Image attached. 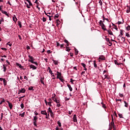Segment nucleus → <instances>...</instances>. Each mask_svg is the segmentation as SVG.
Returning a JSON list of instances; mask_svg holds the SVG:
<instances>
[{
  "label": "nucleus",
  "mask_w": 130,
  "mask_h": 130,
  "mask_svg": "<svg viewBox=\"0 0 130 130\" xmlns=\"http://www.w3.org/2000/svg\"><path fill=\"white\" fill-rule=\"evenodd\" d=\"M48 113H50V112H52V110L51 109V108L49 107L48 111H47Z\"/></svg>",
  "instance_id": "nucleus-23"
},
{
  "label": "nucleus",
  "mask_w": 130,
  "mask_h": 130,
  "mask_svg": "<svg viewBox=\"0 0 130 130\" xmlns=\"http://www.w3.org/2000/svg\"><path fill=\"white\" fill-rule=\"evenodd\" d=\"M64 42L66 43H67V46H69V41H68V40H64Z\"/></svg>",
  "instance_id": "nucleus-43"
},
{
  "label": "nucleus",
  "mask_w": 130,
  "mask_h": 130,
  "mask_svg": "<svg viewBox=\"0 0 130 130\" xmlns=\"http://www.w3.org/2000/svg\"><path fill=\"white\" fill-rule=\"evenodd\" d=\"M28 3L29 4V5L26 2H25V5H26V7H27V9H30V8H31V7H32V6H33V4H32L30 1H28Z\"/></svg>",
  "instance_id": "nucleus-4"
},
{
  "label": "nucleus",
  "mask_w": 130,
  "mask_h": 130,
  "mask_svg": "<svg viewBox=\"0 0 130 130\" xmlns=\"http://www.w3.org/2000/svg\"><path fill=\"white\" fill-rule=\"evenodd\" d=\"M43 21L46 22V18L45 17H43Z\"/></svg>",
  "instance_id": "nucleus-57"
},
{
  "label": "nucleus",
  "mask_w": 130,
  "mask_h": 130,
  "mask_svg": "<svg viewBox=\"0 0 130 130\" xmlns=\"http://www.w3.org/2000/svg\"><path fill=\"white\" fill-rule=\"evenodd\" d=\"M7 102L8 104L10 109H12L13 108V104L11 103L9 101H7Z\"/></svg>",
  "instance_id": "nucleus-9"
},
{
  "label": "nucleus",
  "mask_w": 130,
  "mask_h": 130,
  "mask_svg": "<svg viewBox=\"0 0 130 130\" xmlns=\"http://www.w3.org/2000/svg\"><path fill=\"white\" fill-rule=\"evenodd\" d=\"M50 113L51 117H52V118H53V117H54V114L53 113V112H51Z\"/></svg>",
  "instance_id": "nucleus-26"
},
{
  "label": "nucleus",
  "mask_w": 130,
  "mask_h": 130,
  "mask_svg": "<svg viewBox=\"0 0 130 130\" xmlns=\"http://www.w3.org/2000/svg\"><path fill=\"white\" fill-rule=\"evenodd\" d=\"M26 49H27V50H29V49H30V47H29V46H26Z\"/></svg>",
  "instance_id": "nucleus-64"
},
{
  "label": "nucleus",
  "mask_w": 130,
  "mask_h": 130,
  "mask_svg": "<svg viewBox=\"0 0 130 130\" xmlns=\"http://www.w3.org/2000/svg\"><path fill=\"white\" fill-rule=\"evenodd\" d=\"M119 95L120 96V97H123V94L122 93H119Z\"/></svg>",
  "instance_id": "nucleus-62"
},
{
  "label": "nucleus",
  "mask_w": 130,
  "mask_h": 130,
  "mask_svg": "<svg viewBox=\"0 0 130 130\" xmlns=\"http://www.w3.org/2000/svg\"><path fill=\"white\" fill-rule=\"evenodd\" d=\"M2 22H5V20H4V18L3 17H2L0 19V25L2 24Z\"/></svg>",
  "instance_id": "nucleus-35"
},
{
  "label": "nucleus",
  "mask_w": 130,
  "mask_h": 130,
  "mask_svg": "<svg viewBox=\"0 0 130 130\" xmlns=\"http://www.w3.org/2000/svg\"><path fill=\"white\" fill-rule=\"evenodd\" d=\"M28 90L29 91H31V90H34V89H33V87L31 86V87L28 88Z\"/></svg>",
  "instance_id": "nucleus-54"
},
{
  "label": "nucleus",
  "mask_w": 130,
  "mask_h": 130,
  "mask_svg": "<svg viewBox=\"0 0 130 130\" xmlns=\"http://www.w3.org/2000/svg\"><path fill=\"white\" fill-rule=\"evenodd\" d=\"M109 35H113V33L111 31V30H107Z\"/></svg>",
  "instance_id": "nucleus-22"
},
{
  "label": "nucleus",
  "mask_w": 130,
  "mask_h": 130,
  "mask_svg": "<svg viewBox=\"0 0 130 130\" xmlns=\"http://www.w3.org/2000/svg\"><path fill=\"white\" fill-rule=\"evenodd\" d=\"M102 24H104V23H103V21L100 20V25H101V26H102Z\"/></svg>",
  "instance_id": "nucleus-51"
},
{
  "label": "nucleus",
  "mask_w": 130,
  "mask_h": 130,
  "mask_svg": "<svg viewBox=\"0 0 130 130\" xmlns=\"http://www.w3.org/2000/svg\"><path fill=\"white\" fill-rule=\"evenodd\" d=\"M41 114H42L43 115L47 116V112H46V110L41 111Z\"/></svg>",
  "instance_id": "nucleus-10"
},
{
  "label": "nucleus",
  "mask_w": 130,
  "mask_h": 130,
  "mask_svg": "<svg viewBox=\"0 0 130 130\" xmlns=\"http://www.w3.org/2000/svg\"><path fill=\"white\" fill-rule=\"evenodd\" d=\"M125 36H126V37H130V35H129V34L128 33H126L125 34Z\"/></svg>",
  "instance_id": "nucleus-53"
},
{
  "label": "nucleus",
  "mask_w": 130,
  "mask_h": 130,
  "mask_svg": "<svg viewBox=\"0 0 130 130\" xmlns=\"http://www.w3.org/2000/svg\"><path fill=\"white\" fill-rule=\"evenodd\" d=\"M33 123L35 126H37V120H38V117L37 116H35L33 118Z\"/></svg>",
  "instance_id": "nucleus-1"
},
{
  "label": "nucleus",
  "mask_w": 130,
  "mask_h": 130,
  "mask_svg": "<svg viewBox=\"0 0 130 130\" xmlns=\"http://www.w3.org/2000/svg\"><path fill=\"white\" fill-rule=\"evenodd\" d=\"M2 13L3 14H4L5 15H6V16H7L8 18H9V17H10V16L9 15V13H8V12H7V11H5L4 10H2Z\"/></svg>",
  "instance_id": "nucleus-11"
},
{
  "label": "nucleus",
  "mask_w": 130,
  "mask_h": 130,
  "mask_svg": "<svg viewBox=\"0 0 130 130\" xmlns=\"http://www.w3.org/2000/svg\"><path fill=\"white\" fill-rule=\"evenodd\" d=\"M73 112V111H69V115H71L72 114V113Z\"/></svg>",
  "instance_id": "nucleus-61"
},
{
  "label": "nucleus",
  "mask_w": 130,
  "mask_h": 130,
  "mask_svg": "<svg viewBox=\"0 0 130 130\" xmlns=\"http://www.w3.org/2000/svg\"><path fill=\"white\" fill-rule=\"evenodd\" d=\"M118 116L120 117V118H123V116H122V114H118Z\"/></svg>",
  "instance_id": "nucleus-39"
},
{
  "label": "nucleus",
  "mask_w": 130,
  "mask_h": 130,
  "mask_svg": "<svg viewBox=\"0 0 130 130\" xmlns=\"http://www.w3.org/2000/svg\"><path fill=\"white\" fill-rule=\"evenodd\" d=\"M127 31H129L130 30V25H127V26L125 27Z\"/></svg>",
  "instance_id": "nucleus-32"
},
{
  "label": "nucleus",
  "mask_w": 130,
  "mask_h": 130,
  "mask_svg": "<svg viewBox=\"0 0 130 130\" xmlns=\"http://www.w3.org/2000/svg\"><path fill=\"white\" fill-rule=\"evenodd\" d=\"M73 120L74 122H77L78 120L77 119V115L76 114L74 115Z\"/></svg>",
  "instance_id": "nucleus-6"
},
{
  "label": "nucleus",
  "mask_w": 130,
  "mask_h": 130,
  "mask_svg": "<svg viewBox=\"0 0 130 130\" xmlns=\"http://www.w3.org/2000/svg\"><path fill=\"white\" fill-rule=\"evenodd\" d=\"M18 23L19 26V28H22V22H21V21H18Z\"/></svg>",
  "instance_id": "nucleus-31"
},
{
  "label": "nucleus",
  "mask_w": 130,
  "mask_h": 130,
  "mask_svg": "<svg viewBox=\"0 0 130 130\" xmlns=\"http://www.w3.org/2000/svg\"><path fill=\"white\" fill-rule=\"evenodd\" d=\"M66 51L70 52V51H71V49L70 48V47L66 46Z\"/></svg>",
  "instance_id": "nucleus-28"
},
{
  "label": "nucleus",
  "mask_w": 130,
  "mask_h": 130,
  "mask_svg": "<svg viewBox=\"0 0 130 130\" xmlns=\"http://www.w3.org/2000/svg\"><path fill=\"white\" fill-rule=\"evenodd\" d=\"M53 61L55 66H57L58 64V61L53 60Z\"/></svg>",
  "instance_id": "nucleus-30"
},
{
  "label": "nucleus",
  "mask_w": 130,
  "mask_h": 130,
  "mask_svg": "<svg viewBox=\"0 0 130 130\" xmlns=\"http://www.w3.org/2000/svg\"><path fill=\"white\" fill-rule=\"evenodd\" d=\"M124 106L125 107H127V106H128V104H127V103H126L125 101L124 102Z\"/></svg>",
  "instance_id": "nucleus-38"
},
{
  "label": "nucleus",
  "mask_w": 130,
  "mask_h": 130,
  "mask_svg": "<svg viewBox=\"0 0 130 130\" xmlns=\"http://www.w3.org/2000/svg\"><path fill=\"white\" fill-rule=\"evenodd\" d=\"M118 25H120V24H123V20H122V21H118Z\"/></svg>",
  "instance_id": "nucleus-49"
},
{
  "label": "nucleus",
  "mask_w": 130,
  "mask_h": 130,
  "mask_svg": "<svg viewBox=\"0 0 130 130\" xmlns=\"http://www.w3.org/2000/svg\"><path fill=\"white\" fill-rule=\"evenodd\" d=\"M57 79H59L60 78H61V73L58 71L57 72Z\"/></svg>",
  "instance_id": "nucleus-8"
},
{
  "label": "nucleus",
  "mask_w": 130,
  "mask_h": 130,
  "mask_svg": "<svg viewBox=\"0 0 130 130\" xmlns=\"http://www.w3.org/2000/svg\"><path fill=\"white\" fill-rule=\"evenodd\" d=\"M55 96H56L55 93H53V94H52V96L51 99H55Z\"/></svg>",
  "instance_id": "nucleus-46"
},
{
  "label": "nucleus",
  "mask_w": 130,
  "mask_h": 130,
  "mask_svg": "<svg viewBox=\"0 0 130 130\" xmlns=\"http://www.w3.org/2000/svg\"><path fill=\"white\" fill-rule=\"evenodd\" d=\"M59 80H60L61 82H62V83H63V81H64V80H63L61 77H60V78H59Z\"/></svg>",
  "instance_id": "nucleus-50"
},
{
  "label": "nucleus",
  "mask_w": 130,
  "mask_h": 130,
  "mask_svg": "<svg viewBox=\"0 0 130 130\" xmlns=\"http://www.w3.org/2000/svg\"><path fill=\"white\" fill-rule=\"evenodd\" d=\"M3 69H4V72L6 73V72H7V67L5 66V64H3Z\"/></svg>",
  "instance_id": "nucleus-27"
},
{
  "label": "nucleus",
  "mask_w": 130,
  "mask_h": 130,
  "mask_svg": "<svg viewBox=\"0 0 130 130\" xmlns=\"http://www.w3.org/2000/svg\"><path fill=\"white\" fill-rule=\"evenodd\" d=\"M112 121L111 122V125L113 127L114 130L115 129V125L114 124V122L113 121V117L112 116Z\"/></svg>",
  "instance_id": "nucleus-5"
},
{
  "label": "nucleus",
  "mask_w": 130,
  "mask_h": 130,
  "mask_svg": "<svg viewBox=\"0 0 130 130\" xmlns=\"http://www.w3.org/2000/svg\"><path fill=\"white\" fill-rule=\"evenodd\" d=\"M34 113H35V115H38V114H39L37 112H36V111H35L34 112Z\"/></svg>",
  "instance_id": "nucleus-63"
},
{
  "label": "nucleus",
  "mask_w": 130,
  "mask_h": 130,
  "mask_svg": "<svg viewBox=\"0 0 130 130\" xmlns=\"http://www.w3.org/2000/svg\"><path fill=\"white\" fill-rule=\"evenodd\" d=\"M29 67L30 69H32V70H36V69H37V67L33 64H30Z\"/></svg>",
  "instance_id": "nucleus-13"
},
{
  "label": "nucleus",
  "mask_w": 130,
  "mask_h": 130,
  "mask_svg": "<svg viewBox=\"0 0 130 130\" xmlns=\"http://www.w3.org/2000/svg\"><path fill=\"white\" fill-rule=\"evenodd\" d=\"M47 105L50 107H51L52 106V105H51V102H49L47 103Z\"/></svg>",
  "instance_id": "nucleus-34"
},
{
  "label": "nucleus",
  "mask_w": 130,
  "mask_h": 130,
  "mask_svg": "<svg viewBox=\"0 0 130 130\" xmlns=\"http://www.w3.org/2000/svg\"><path fill=\"white\" fill-rule=\"evenodd\" d=\"M48 17H49V21H51V20H52V19H51V17H52V15H48Z\"/></svg>",
  "instance_id": "nucleus-44"
},
{
  "label": "nucleus",
  "mask_w": 130,
  "mask_h": 130,
  "mask_svg": "<svg viewBox=\"0 0 130 130\" xmlns=\"http://www.w3.org/2000/svg\"><path fill=\"white\" fill-rule=\"evenodd\" d=\"M102 27V29L104 30V31H107V29H106V27L105 26V25L104 24H102V25H101Z\"/></svg>",
  "instance_id": "nucleus-7"
},
{
  "label": "nucleus",
  "mask_w": 130,
  "mask_h": 130,
  "mask_svg": "<svg viewBox=\"0 0 130 130\" xmlns=\"http://www.w3.org/2000/svg\"><path fill=\"white\" fill-rule=\"evenodd\" d=\"M74 81H75V80H73V79H71L70 82H71V83H72V84H74Z\"/></svg>",
  "instance_id": "nucleus-60"
},
{
  "label": "nucleus",
  "mask_w": 130,
  "mask_h": 130,
  "mask_svg": "<svg viewBox=\"0 0 130 130\" xmlns=\"http://www.w3.org/2000/svg\"><path fill=\"white\" fill-rule=\"evenodd\" d=\"M124 32H123V30H120V35H119L117 37V40H118V41H120V38H121V37H122V36L123 35Z\"/></svg>",
  "instance_id": "nucleus-3"
},
{
  "label": "nucleus",
  "mask_w": 130,
  "mask_h": 130,
  "mask_svg": "<svg viewBox=\"0 0 130 130\" xmlns=\"http://www.w3.org/2000/svg\"><path fill=\"white\" fill-rule=\"evenodd\" d=\"M99 59H101V60H105V57L103 55H101L99 57Z\"/></svg>",
  "instance_id": "nucleus-16"
},
{
  "label": "nucleus",
  "mask_w": 130,
  "mask_h": 130,
  "mask_svg": "<svg viewBox=\"0 0 130 130\" xmlns=\"http://www.w3.org/2000/svg\"><path fill=\"white\" fill-rule=\"evenodd\" d=\"M108 44L109 46H111L112 45V43L110 42V41L109 42H108Z\"/></svg>",
  "instance_id": "nucleus-47"
},
{
  "label": "nucleus",
  "mask_w": 130,
  "mask_h": 130,
  "mask_svg": "<svg viewBox=\"0 0 130 130\" xmlns=\"http://www.w3.org/2000/svg\"><path fill=\"white\" fill-rule=\"evenodd\" d=\"M16 66H17V67H19L20 69H23V68H24V67L22 66V65L19 63H16Z\"/></svg>",
  "instance_id": "nucleus-21"
},
{
  "label": "nucleus",
  "mask_w": 130,
  "mask_h": 130,
  "mask_svg": "<svg viewBox=\"0 0 130 130\" xmlns=\"http://www.w3.org/2000/svg\"><path fill=\"white\" fill-rule=\"evenodd\" d=\"M53 100L54 102H56L57 103V105H56L57 107H60L61 105H60L59 100H57V99L56 98L53 99Z\"/></svg>",
  "instance_id": "nucleus-2"
},
{
  "label": "nucleus",
  "mask_w": 130,
  "mask_h": 130,
  "mask_svg": "<svg viewBox=\"0 0 130 130\" xmlns=\"http://www.w3.org/2000/svg\"><path fill=\"white\" fill-rule=\"evenodd\" d=\"M20 107L23 109L24 108V104H21L20 105Z\"/></svg>",
  "instance_id": "nucleus-55"
},
{
  "label": "nucleus",
  "mask_w": 130,
  "mask_h": 130,
  "mask_svg": "<svg viewBox=\"0 0 130 130\" xmlns=\"http://www.w3.org/2000/svg\"><path fill=\"white\" fill-rule=\"evenodd\" d=\"M97 1L99 2V4L101 6V8H102V5H103V3L102 2L103 0H97Z\"/></svg>",
  "instance_id": "nucleus-15"
},
{
  "label": "nucleus",
  "mask_w": 130,
  "mask_h": 130,
  "mask_svg": "<svg viewBox=\"0 0 130 130\" xmlns=\"http://www.w3.org/2000/svg\"><path fill=\"white\" fill-rule=\"evenodd\" d=\"M129 12H130V8H128L127 10H126V13H129Z\"/></svg>",
  "instance_id": "nucleus-56"
},
{
  "label": "nucleus",
  "mask_w": 130,
  "mask_h": 130,
  "mask_svg": "<svg viewBox=\"0 0 130 130\" xmlns=\"http://www.w3.org/2000/svg\"><path fill=\"white\" fill-rule=\"evenodd\" d=\"M19 116H21V117H24V116H25V112H24L22 114H19Z\"/></svg>",
  "instance_id": "nucleus-25"
},
{
  "label": "nucleus",
  "mask_w": 130,
  "mask_h": 130,
  "mask_svg": "<svg viewBox=\"0 0 130 130\" xmlns=\"http://www.w3.org/2000/svg\"><path fill=\"white\" fill-rule=\"evenodd\" d=\"M29 62H31V63H34V64H36V66H38L37 62H35L32 60H29Z\"/></svg>",
  "instance_id": "nucleus-24"
},
{
  "label": "nucleus",
  "mask_w": 130,
  "mask_h": 130,
  "mask_svg": "<svg viewBox=\"0 0 130 130\" xmlns=\"http://www.w3.org/2000/svg\"><path fill=\"white\" fill-rule=\"evenodd\" d=\"M81 66H82V67H83V68H86V67L87 66L86 65V64H85L84 63H81Z\"/></svg>",
  "instance_id": "nucleus-45"
},
{
  "label": "nucleus",
  "mask_w": 130,
  "mask_h": 130,
  "mask_svg": "<svg viewBox=\"0 0 130 130\" xmlns=\"http://www.w3.org/2000/svg\"><path fill=\"white\" fill-rule=\"evenodd\" d=\"M102 107L103 108H106V106H105V104H104L103 103H102Z\"/></svg>",
  "instance_id": "nucleus-48"
},
{
  "label": "nucleus",
  "mask_w": 130,
  "mask_h": 130,
  "mask_svg": "<svg viewBox=\"0 0 130 130\" xmlns=\"http://www.w3.org/2000/svg\"><path fill=\"white\" fill-rule=\"evenodd\" d=\"M107 75H104V76L102 77V79H103V80H105V79H107Z\"/></svg>",
  "instance_id": "nucleus-40"
},
{
  "label": "nucleus",
  "mask_w": 130,
  "mask_h": 130,
  "mask_svg": "<svg viewBox=\"0 0 130 130\" xmlns=\"http://www.w3.org/2000/svg\"><path fill=\"white\" fill-rule=\"evenodd\" d=\"M13 20L14 21V22H17V21H18V19H17V17H16V15H14L13 17Z\"/></svg>",
  "instance_id": "nucleus-18"
},
{
  "label": "nucleus",
  "mask_w": 130,
  "mask_h": 130,
  "mask_svg": "<svg viewBox=\"0 0 130 130\" xmlns=\"http://www.w3.org/2000/svg\"><path fill=\"white\" fill-rule=\"evenodd\" d=\"M19 92L20 93H25V92H26V89H25V88H22L19 90Z\"/></svg>",
  "instance_id": "nucleus-17"
},
{
  "label": "nucleus",
  "mask_w": 130,
  "mask_h": 130,
  "mask_svg": "<svg viewBox=\"0 0 130 130\" xmlns=\"http://www.w3.org/2000/svg\"><path fill=\"white\" fill-rule=\"evenodd\" d=\"M3 83H4V86H7V80H6V79H4Z\"/></svg>",
  "instance_id": "nucleus-29"
},
{
  "label": "nucleus",
  "mask_w": 130,
  "mask_h": 130,
  "mask_svg": "<svg viewBox=\"0 0 130 130\" xmlns=\"http://www.w3.org/2000/svg\"><path fill=\"white\" fill-rule=\"evenodd\" d=\"M93 64H94V68H97V64H96V61H93Z\"/></svg>",
  "instance_id": "nucleus-41"
},
{
  "label": "nucleus",
  "mask_w": 130,
  "mask_h": 130,
  "mask_svg": "<svg viewBox=\"0 0 130 130\" xmlns=\"http://www.w3.org/2000/svg\"><path fill=\"white\" fill-rule=\"evenodd\" d=\"M47 70H49V72L50 73L51 72V69H50V67H48Z\"/></svg>",
  "instance_id": "nucleus-59"
},
{
  "label": "nucleus",
  "mask_w": 130,
  "mask_h": 130,
  "mask_svg": "<svg viewBox=\"0 0 130 130\" xmlns=\"http://www.w3.org/2000/svg\"><path fill=\"white\" fill-rule=\"evenodd\" d=\"M58 17H59V15H58V14H57L54 16V19H56V18H58Z\"/></svg>",
  "instance_id": "nucleus-42"
},
{
  "label": "nucleus",
  "mask_w": 130,
  "mask_h": 130,
  "mask_svg": "<svg viewBox=\"0 0 130 130\" xmlns=\"http://www.w3.org/2000/svg\"><path fill=\"white\" fill-rule=\"evenodd\" d=\"M67 86H68V88H69L70 91L71 92H72V91H73V88H72V86H71V85L68 84Z\"/></svg>",
  "instance_id": "nucleus-20"
},
{
  "label": "nucleus",
  "mask_w": 130,
  "mask_h": 130,
  "mask_svg": "<svg viewBox=\"0 0 130 130\" xmlns=\"http://www.w3.org/2000/svg\"><path fill=\"white\" fill-rule=\"evenodd\" d=\"M114 62L116 64H117V66H120V64H122V63L118 62V61H117L116 60H114Z\"/></svg>",
  "instance_id": "nucleus-19"
},
{
  "label": "nucleus",
  "mask_w": 130,
  "mask_h": 130,
  "mask_svg": "<svg viewBox=\"0 0 130 130\" xmlns=\"http://www.w3.org/2000/svg\"><path fill=\"white\" fill-rule=\"evenodd\" d=\"M106 41L107 42H109L110 41L109 40V38H106Z\"/></svg>",
  "instance_id": "nucleus-58"
},
{
  "label": "nucleus",
  "mask_w": 130,
  "mask_h": 130,
  "mask_svg": "<svg viewBox=\"0 0 130 130\" xmlns=\"http://www.w3.org/2000/svg\"><path fill=\"white\" fill-rule=\"evenodd\" d=\"M121 41H122V42H124L125 41V38L123 37H121Z\"/></svg>",
  "instance_id": "nucleus-37"
},
{
  "label": "nucleus",
  "mask_w": 130,
  "mask_h": 130,
  "mask_svg": "<svg viewBox=\"0 0 130 130\" xmlns=\"http://www.w3.org/2000/svg\"><path fill=\"white\" fill-rule=\"evenodd\" d=\"M57 124L58 125V126L60 127L61 126V123L60 122V121H57Z\"/></svg>",
  "instance_id": "nucleus-36"
},
{
  "label": "nucleus",
  "mask_w": 130,
  "mask_h": 130,
  "mask_svg": "<svg viewBox=\"0 0 130 130\" xmlns=\"http://www.w3.org/2000/svg\"><path fill=\"white\" fill-rule=\"evenodd\" d=\"M60 48H64V46L63 44L60 45Z\"/></svg>",
  "instance_id": "nucleus-52"
},
{
  "label": "nucleus",
  "mask_w": 130,
  "mask_h": 130,
  "mask_svg": "<svg viewBox=\"0 0 130 130\" xmlns=\"http://www.w3.org/2000/svg\"><path fill=\"white\" fill-rule=\"evenodd\" d=\"M5 101L6 100H5V99L3 98L2 101L0 103V105H2L4 102H5Z\"/></svg>",
  "instance_id": "nucleus-33"
},
{
  "label": "nucleus",
  "mask_w": 130,
  "mask_h": 130,
  "mask_svg": "<svg viewBox=\"0 0 130 130\" xmlns=\"http://www.w3.org/2000/svg\"><path fill=\"white\" fill-rule=\"evenodd\" d=\"M43 80H44V77H43V78H42V77H41L40 78V82H41V84H43V86H45V84L44 83Z\"/></svg>",
  "instance_id": "nucleus-12"
},
{
  "label": "nucleus",
  "mask_w": 130,
  "mask_h": 130,
  "mask_svg": "<svg viewBox=\"0 0 130 130\" xmlns=\"http://www.w3.org/2000/svg\"><path fill=\"white\" fill-rule=\"evenodd\" d=\"M28 57L29 58H30V59H28V61H30L29 60H32V61L35 60V59L34 58V57H32V56L30 55H28Z\"/></svg>",
  "instance_id": "nucleus-14"
}]
</instances>
